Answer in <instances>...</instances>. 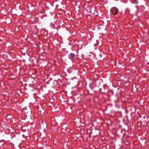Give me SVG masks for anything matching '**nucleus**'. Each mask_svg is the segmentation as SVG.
Segmentation results:
<instances>
[{"instance_id": "nucleus-3", "label": "nucleus", "mask_w": 149, "mask_h": 149, "mask_svg": "<svg viewBox=\"0 0 149 149\" xmlns=\"http://www.w3.org/2000/svg\"><path fill=\"white\" fill-rule=\"evenodd\" d=\"M49 81H48H48H47V84H49Z\"/></svg>"}, {"instance_id": "nucleus-1", "label": "nucleus", "mask_w": 149, "mask_h": 149, "mask_svg": "<svg viewBox=\"0 0 149 149\" xmlns=\"http://www.w3.org/2000/svg\"><path fill=\"white\" fill-rule=\"evenodd\" d=\"M111 13L114 15H116L118 12V9L116 7L113 8L111 10Z\"/></svg>"}, {"instance_id": "nucleus-4", "label": "nucleus", "mask_w": 149, "mask_h": 149, "mask_svg": "<svg viewBox=\"0 0 149 149\" xmlns=\"http://www.w3.org/2000/svg\"><path fill=\"white\" fill-rule=\"evenodd\" d=\"M52 79V78H50V80H49V81H50Z\"/></svg>"}, {"instance_id": "nucleus-2", "label": "nucleus", "mask_w": 149, "mask_h": 149, "mask_svg": "<svg viewBox=\"0 0 149 149\" xmlns=\"http://www.w3.org/2000/svg\"><path fill=\"white\" fill-rule=\"evenodd\" d=\"M75 57V54L74 53H71L68 55L69 58L72 60Z\"/></svg>"}]
</instances>
